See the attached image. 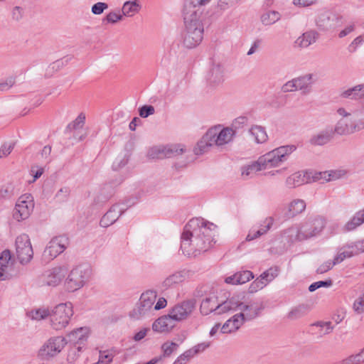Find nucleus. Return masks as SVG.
Instances as JSON below:
<instances>
[{
  "mask_svg": "<svg viewBox=\"0 0 364 364\" xmlns=\"http://www.w3.org/2000/svg\"><path fill=\"white\" fill-rule=\"evenodd\" d=\"M210 0H185L183 9L184 28L181 33V43L188 49L200 44L203 39L205 18V6Z\"/></svg>",
  "mask_w": 364,
  "mask_h": 364,
  "instance_id": "nucleus-1",
  "label": "nucleus"
},
{
  "mask_svg": "<svg viewBox=\"0 0 364 364\" xmlns=\"http://www.w3.org/2000/svg\"><path fill=\"white\" fill-rule=\"evenodd\" d=\"M205 224L198 218H193L185 225L181 236V250L184 255L195 257L207 252L215 242Z\"/></svg>",
  "mask_w": 364,
  "mask_h": 364,
  "instance_id": "nucleus-2",
  "label": "nucleus"
},
{
  "mask_svg": "<svg viewBox=\"0 0 364 364\" xmlns=\"http://www.w3.org/2000/svg\"><path fill=\"white\" fill-rule=\"evenodd\" d=\"M73 315V304L70 302L61 303L50 310V325L58 331L65 328Z\"/></svg>",
  "mask_w": 364,
  "mask_h": 364,
  "instance_id": "nucleus-3",
  "label": "nucleus"
},
{
  "mask_svg": "<svg viewBox=\"0 0 364 364\" xmlns=\"http://www.w3.org/2000/svg\"><path fill=\"white\" fill-rule=\"evenodd\" d=\"M264 308L263 303H260L259 306L254 308L252 312L236 314L221 326L222 333H231L237 331L246 321H250L257 318L262 310Z\"/></svg>",
  "mask_w": 364,
  "mask_h": 364,
  "instance_id": "nucleus-4",
  "label": "nucleus"
},
{
  "mask_svg": "<svg viewBox=\"0 0 364 364\" xmlns=\"http://www.w3.org/2000/svg\"><path fill=\"white\" fill-rule=\"evenodd\" d=\"M91 269L88 264H80L73 268L65 282V289L73 292L82 288L89 279Z\"/></svg>",
  "mask_w": 364,
  "mask_h": 364,
  "instance_id": "nucleus-5",
  "label": "nucleus"
},
{
  "mask_svg": "<svg viewBox=\"0 0 364 364\" xmlns=\"http://www.w3.org/2000/svg\"><path fill=\"white\" fill-rule=\"evenodd\" d=\"M323 218L316 216L309 219L296 230L295 240L303 241L318 235L326 226Z\"/></svg>",
  "mask_w": 364,
  "mask_h": 364,
  "instance_id": "nucleus-6",
  "label": "nucleus"
},
{
  "mask_svg": "<svg viewBox=\"0 0 364 364\" xmlns=\"http://www.w3.org/2000/svg\"><path fill=\"white\" fill-rule=\"evenodd\" d=\"M296 149L295 145L281 146L272 151L260 156L259 163L264 168L277 166L279 164L287 159V156Z\"/></svg>",
  "mask_w": 364,
  "mask_h": 364,
  "instance_id": "nucleus-7",
  "label": "nucleus"
},
{
  "mask_svg": "<svg viewBox=\"0 0 364 364\" xmlns=\"http://www.w3.org/2000/svg\"><path fill=\"white\" fill-rule=\"evenodd\" d=\"M66 344L67 341L64 337L50 338L39 349L38 356L42 360H49L58 354Z\"/></svg>",
  "mask_w": 364,
  "mask_h": 364,
  "instance_id": "nucleus-8",
  "label": "nucleus"
},
{
  "mask_svg": "<svg viewBox=\"0 0 364 364\" xmlns=\"http://www.w3.org/2000/svg\"><path fill=\"white\" fill-rule=\"evenodd\" d=\"M16 251L21 264H27L32 259L33 251L28 235L23 234L16 237Z\"/></svg>",
  "mask_w": 364,
  "mask_h": 364,
  "instance_id": "nucleus-9",
  "label": "nucleus"
},
{
  "mask_svg": "<svg viewBox=\"0 0 364 364\" xmlns=\"http://www.w3.org/2000/svg\"><path fill=\"white\" fill-rule=\"evenodd\" d=\"M34 208L33 196L24 194L17 200L13 210V217L18 221L23 220L29 217Z\"/></svg>",
  "mask_w": 364,
  "mask_h": 364,
  "instance_id": "nucleus-10",
  "label": "nucleus"
},
{
  "mask_svg": "<svg viewBox=\"0 0 364 364\" xmlns=\"http://www.w3.org/2000/svg\"><path fill=\"white\" fill-rule=\"evenodd\" d=\"M196 301L195 299L185 300L176 304L168 313V316L172 321H183L193 312L196 308Z\"/></svg>",
  "mask_w": 364,
  "mask_h": 364,
  "instance_id": "nucleus-11",
  "label": "nucleus"
},
{
  "mask_svg": "<svg viewBox=\"0 0 364 364\" xmlns=\"http://www.w3.org/2000/svg\"><path fill=\"white\" fill-rule=\"evenodd\" d=\"M89 330L87 327L78 328L67 335L66 341L73 346L72 350L81 352L85 347Z\"/></svg>",
  "mask_w": 364,
  "mask_h": 364,
  "instance_id": "nucleus-12",
  "label": "nucleus"
},
{
  "mask_svg": "<svg viewBox=\"0 0 364 364\" xmlns=\"http://www.w3.org/2000/svg\"><path fill=\"white\" fill-rule=\"evenodd\" d=\"M68 245V238L63 235L53 237L46 246L43 256L48 259H53L62 253Z\"/></svg>",
  "mask_w": 364,
  "mask_h": 364,
  "instance_id": "nucleus-13",
  "label": "nucleus"
},
{
  "mask_svg": "<svg viewBox=\"0 0 364 364\" xmlns=\"http://www.w3.org/2000/svg\"><path fill=\"white\" fill-rule=\"evenodd\" d=\"M208 131H212L210 136L212 141L214 145L220 146L228 144L232 140L233 135L235 134V132L232 128L225 127L220 129V127H212Z\"/></svg>",
  "mask_w": 364,
  "mask_h": 364,
  "instance_id": "nucleus-14",
  "label": "nucleus"
},
{
  "mask_svg": "<svg viewBox=\"0 0 364 364\" xmlns=\"http://www.w3.org/2000/svg\"><path fill=\"white\" fill-rule=\"evenodd\" d=\"M340 17L328 11L319 14L316 19L317 27L321 31L336 28L340 23Z\"/></svg>",
  "mask_w": 364,
  "mask_h": 364,
  "instance_id": "nucleus-15",
  "label": "nucleus"
},
{
  "mask_svg": "<svg viewBox=\"0 0 364 364\" xmlns=\"http://www.w3.org/2000/svg\"><path fill=\"white\" fill-rule=\"evenodd\" d=\"M156 298V292L153 290H148L144 292L139 299V303L136 309L134 310L136 314L141 316L145 315L152 308Z\"/></svg>",
  "mask_w": 364,
  "mask_h": 364,
  "instance_id": "nucleus-16",
  "label": "nucleus"
},
{
  "mask_svg": "<svg viewBox=\"0 0 364 364\" xmlns=\"http://www.w3.org/2000/svg\"><path fill=\"white\" fill-rule=\"evenodd\" d=\"M206 81L209 86L215 87L224 81V69L220 64H213L206 75Z\"/></svg>",
  "mask_w": 364,
  "mask_h": 364,
  "instance_id": "nucleus-17",
  "label": "nucleus"
},
{
  "mask_svg": "<svg viewBox=\"0 0 364 364\" xmlns=\"http://www.w3.org/2000/svg\"><path fill=\"white\" fill-rule=\"evenodd\" d=\"M240 295H235L231 298L227 299L225 301L220 303L217 305L218 309V314H222L228 312H233L240 309L242 305Z\"/></svg>",
  "mask_w": 364,
  "mask_h": 364,
  "instance_id": "nucleus-18",
  "label": "nucleus"
},
{
  "mask_svg": "<svg viewBox=\"0 0 364 364\" xmlns=\"http://www.w3.org/2000/svg\"><path fill=\"white\" fill-rule=\"evenodd\" d=\"M310 174H312V171L296 172L287 178L286 185L289 188H295L304 183H311Z\"/></svg>",
  "mask_w": 364,
  "mask_h": 364,
  "instance_id": "nucleus-19",
  "label": "nucleus"
},
{
  "mask_svg": "<svg viewBox=\"0 0 364 364\" xmlns=\"http://www.w3.org/2000/svg\"><path fill=\"white\" fill-rule=\"evenodd\" d=\"M65 269L61 267L53 268L46 272L44 283L48 286L56 287L65 277Z\"/></svg>",
  "mask_w": 364,
  "mask_h": 364,
  "instance_id": "nucleus-20",
  "label": "nucleus"
},
{
  "mask_svg": "<svg viewBox=\"0 0 364 364\" xmlns=\"http://www.w3.org/2000/svg\"><path fill=\"white\" fill-rule=\"evenodd\" d=\"M333 136L334 132L332 128L326 129L312 136L309 142L314 146H323L329 143L333 139Z\"/></svg>",
  "mask_w": 364,
  "mask_h": 364,
  "instance_id": "nucleus-21",
  "label": "nucleus"
},
{
  "mask_svg": "<svg viewBox=\"0 0 364 364\" xmlns=\"http://www.w3.org/2000/svg\"><path fill=\"white\" fill-rule=\"evenodd\" d=\"M218 304H220V303L218 301L217 296H212L206 297L203 299L200 304V313L203 315H208L211 312L214 311L218 314V309L217 308Z\"/></svg>",
  "mask_w": 364,
  "mask_h": 364,
  "instance_id": "nucleus-22",
  "label": "nucleus"
},
{
  "mask_svg": "<svg viewBox=\"0 0 364 364\" xmlns=\"http://www.w3.org/2000/svg\"><path fill=\"white\" fill-rule=\"evenodd\" d=\"M294 82H296L297 89L301 90L303 94H308L311 91L312 85L314 83L313 74L309 73L294 78Z\"/></svg>",
  "mask_w": 364,
  "mask_h": 364,
  "instance_id": "nucleus-23",
  "label": "nucleus"
},
{
  "mask_svg": "<svg viewBox=\"0 0 364 364\" xmlns=\"http://www.w3.org/2000/svg\"><path fill=\"white\" fill-rule=\"evenodd\" d=\"M211 134L212 131H207L202 139L197 143L196 146L193 149L196 155L203 154L208 151L210 147L214 146V143L210 136Z\"/></svg>",
  "mask_w": 364,
  "mask_h": 364,
  "instance_id": "nucleus-24",
  "label": "nucleus"
},
{
  "mask_svg": "<svg viewBox=\"0 0 364 364\" xmlns=\"http://www.w3.org/2000/svg\"><path fill=\"white\" fill-rule=\"evenodd\" d=\"M351 117L340 119L333 129L334 134L348 135L353 133Z\"/></svg>",
  "mask_w": 364,
  "mask_h": 364,
  "instance_id": "nucleus-25",
  "label": "nucleus"
},
{
  "mask_svg": "<svg viewBox=\"0 0 364 364\" xmlns=\"http://www.w3.org/2000/svg\"><path fill=\"white\" fill-rule=\"evenodd\" d=\"M171 318L167 315L159 317L152 324V329L156 332H164L170 331L173 324L171 323Z\"/></svg>",
  "mask_w": 364,
  "mask_h": 364,
  "instance_id": "nucleus-26",
  "label": "nucleus"
},
{
  "mask_svg": "<svg viewBox=\"0 0 364 364\" xmlns=\"http://www.w3.org/2000/svg\"><path fill=\"white\" fill-rule=\"evenodd\" d=\"M318 37V33L314 31H306L296 41V43L301 48H307L314 43Z\"/></svg>",
  "mask_w": 364,
  "mask_h": 364,
  "instance_id": "nucleus-27",
  "label": "nucleus"
},
{
  "mask_svg": "<svg viewBox=\"0 0 364 364\" xmlns=\"http://www.w3.org/2000/svg\"><path fill=\"white\" fill-rule=\"evenodd\" d=\"M306 208V203L301 199H296L290 203L287 213V218H293L295 215L302 213Z\"/></svg>",
  "mask_w": 364,
  "mask_h": 364,
  "instance_id": "nucleus-28",
  "label": "nucleus"
},
{
  "mask_svg": "<svg viewBox=\"0 0 364 364\" xmlns=\"http://www.w3.org/2000/svg\"><path fill=\"white\" fill-rule=\"evenodd\" d=\"M341 96L348 99H360L364 97V85H358L343 91Z\"/></svg>",
  "mask_w": 364,
  "mask_h": 364,
  "instance_id": "nucleus-29",
  "label": "nucleus"
},
{
  "mask_svg": "<svg viewBox=\"0 0 364 364\" xmlns=\"http://www.w3.org/2000/svg\"><path fill=\"white\" fill-rule=\"evenodd\" d=\"M310 306L308 304H300L293 308L288 314L287 317L290 320H296L308 314Z\"/></svg>",
  "mask_w": 364,
  "mask_h": 364,
  "instance_id": "nucleus-30",
  "label": "nucleus"
},
{
  "mask_svg": "<svg viewBox=\"0 0 364 364\" xmlns=\"http://www.w3.org/2000/svg\"><path fill=\"white\" fill-rule=\"evenodd\" d=\"M364 223V208L355 213V215L344 226V231L348 232L355 230L358 226Z\"/></svg>",
  "mask_w": 364,
  "mask_h": 364,
  "instance_id": "nucleus-31",
  "label": "nucleus"
},
{
  "mask_svg": "<svg viewBox=\"0 0 364 364\" xmlns=\"http://www.w3.org/2000/svg\"><path fill=\"white\" fill-rule=\"evenodd\" d=\"M71 58L65 56L63 58L58 59L52 63L46 69V76L50 77L55 72L60 70L62 68L65 66L70 60Z\"/></svg>",
  "mask_w": 364,
  "mask_h": 364,
  "instance_id": "nucleus-32",
  "label": "nucleus"
},
{
  "mask_svg": "<svg viewBox=\"0 0 364 364\" xmlns=\"http://www.w3.org/2000/svg\"><path fill=\"white\" fill-rule=\"evenodd\" d=\"M186 273L184 271H179L176 272L170 276H168L167 278L165 279V280L162 283V286L165 289H168L169 287H171L174 284H178L181 282H183L185 279Z\"/></svg>",
  "mask_w": 364,
  "mask_h": 364,
  "instance_id": "nucleus-33",
  "label": "nucleus"
},
{
  "mask_svg": "<svg viewBox=\"0 0 364 364\" xmlns=\"http://www.w3.org/2000/svg\"><path fill=\"white\" fill-rule=\"evenodd\" d=\"M250 132L255 136V141L257 144H262L267 140V134L264 127L255 125L251 127Z\"/></svg>",
  "mask_w": 364,
  "mask_h": 364,
  "instance_id": "nucleus-34",
  "label": "nucleus"
},
{
  "mask_svg": "<svg viewBox=\"0 0 364 364\" xmlns=\"http://www.w3.org/2000/svg\"><path fill=\"white\" fill-rule=\"evenodd\" d=\"M141 9V6L136 1H127L124 3L122 8L123 16H132Z\"/></svg>",
  "mask_w": 364,
  "mask_h": 364,
  "instance_id": "nucleus-35",
  "label": "nucleus"
},
{
  "mask_svg": "<svg viewBox=\"0 0 364 364\" xmlns=\"http://www.w3.org/2000/svg\"><path fill=\"white\" fill-rule=\"evenodd\" d=\"M281 18V14L276 11H269L261 16V21L265 26H270Z\"/></svg>",
  "mask_w": 364,
  "mask_h": 364,
  "instance_id": "nucleus-36",
  "label": "nucleus"
},
{
  "mask_svg": "<svg viewBox=\"0 0 364 364\" xmlns=\"http://www.w3.org/2000/svg\"><path fill=\"white\" fill-rule=\"evenodd\" d=\"M164 158H171L182 154L184 149L181 144H168L164 146Z\"/></svg>",
  "mask_w": 364,
  "mask_h": 364,
  "instance_id": "nucleus-37",
  "label": "nucleus"
},
{
  "mask_svg": "<svg viewBox=\"0 0 364 364\" xmlns=\"http://www.w3.org/2000/svg\"><path fill=\"white\" fill-rule=\"evenodd\" d=\"M323 175H328V178L326 179V182L338 178V174L337 173V171H331L330 172H312V174H310L311 183L322 180Z\"/></svg>",
  "mask_w": 364,
  "mask_h": 364,
  "instance_id": "nucleus-38",
  "label": "nucleus"
},
{
  "mask_svg": "<svg viewBox=\"0 0 364 364\" xmlns=\"http://www.w3.org/2000/svg\"><path fill=\"white\" fill-rule=\"evenodd\" d=\"M341 249L350 250L353 252L354 256L363 253L364 252V239L356 241L355 242H351L350 244H346V245L343 246Z\"/></svg>",
  "mask_w": 364,
  "mask_h": 364,
  "instance_id": "nucleus-39",
  "label": "nucleus"
},
{
  "mask_svg": "<svg viewBox=\"0 0 364 364\" xmlns=\"http://www.w3.org/2000/svg\"><path fill=\"white\" fill-rule=\"evenodd\" d=\"M178 348V345L175 342H165L161 345V350L163 354L161 355L162 358H168L170 357L171 355L177 350Z\"/></svg>",
  "mask_w": 364,
  "mask_h": 364,
  "instance_id": "nucleus-40",
  "label": "nucleus"
},
{
  "mask_svg": "<svg viewBox=\"0 0 364 364\" xmlns=\"http://www.w3.org/2000/svg\"><path fill=\"white\" fill-rule=\"evenodd\" d=\"M311 326L321 328L320 337H322L323 335L329 334L334 328L331 321H316L312 323Z\"/></svg>",
  "mask_w": 364,
  "mask_h": 364,
  "instance_id": "nucleus-41",
  "label": "nucleus"
},
{
  "mask_svg": "<svg viewBox=\"0 0 364 364\" xmlns=\"http://www.w3.org/2000/svg\"><path fill=\"white\" fill-rule=\"evenodd\" d=\"M279 272V268L277 266L272 267L264 271L261 275L264 282H267V284L272 282L275 277H277Z\"/></svg>",
  "mask_w": 364,
  "mask_h": 364,
  "instance_id": "nucleus-42",
  "label": "nucleus"
},
{
  "mask_svg": "<svg viewBox=\"0 0 364 364\" xmlns=\"http://www.w3.org/2000/svg\"><path fill=\"white\" fill-rule=\"evenodd\" d=\"M147 157L151 159H164V146H154L149 149Z\"/></svg>",
  "mask_w": 364,
  "mask_h": 364,
  "instance_id": "nucleus-43",
  "label": "nucleus"
},
{
  "mask_svg": "<svg viewBox=\"0 0 364 364\" xmlns=\"http://www.w3.org/2000/svg\"><path fill=\"white\" fill-rule=\"evenodd\" d=\"M263 166L262 164L259 163V159L257 162L253 163L252 164L248 165L247 166L243 167L242 171V175L248 176L252 173H255L258 171L262 170Z\"/></svg>",
  "mask_w": 364,
  "mask_h": 364,
  "instance_id": "nucleus-44",
  "label": "nucleus"
},
{
  "mask_svg": "<svg viewBox=\"0 0 364 364\" xmlns=\"http://www.w3.org/2000/svg\"><path fill=\"white\" fill-rule=\"evenodd\" d=\"M236 275L237 284H245L254 278L253 273L249 270L237 272Z\"/></svg>",
  "mask_w": 364,
  "mask_h": 364,
  "instance_id": "nucleus-45",
  "label": "nucleus"
},
{
  "mask_svg": "<svg viewBox=\"0 0 364 364\" xmlns=\"http://www.w3.org/2000/svg\"><path fill=\"white\" fill-rule=\"evenodd\" d=\"M332 285H333L332 279H328L324 281H318V282H315L312 283L311 284H310L309 286L308 289L310 292H313L319 288H321V287L328 288V287H331Z\"/></svg>",
  "mask_w": 364,
  "mask_h": 364,
  "instance_id": "nucleus-46",
  "label": "nucleus"
},
{
  "mask_svg": "<svg viewBox=\"0 0 364 364\" xmlns=\"http://www.w3.org/2000/svg\"><path fill=\"white\" fill-rule=\"evenodd\" d=\"M267 284V282H264V280L259 277L251 283L248 289L249 292L251 294L255 293L258 290L263 289Z\"/></svg>",
  "mask_w": 364,
  "mask_h": 364,
  "instance_id": "nucleus-47",
  "label": "nucleus"
},
{
  "mask_svg": "<svg viewBox=\"0 0 364 364\" xmlns=\"http://www.w3.org/2000/svg\"><path fill=\"white\" fill-rule=\"evenodd\" d=\"M123 18V15L115 11H111L107 14L105 17L102 19V23H116L117 21H121Z\"/></svg>",
  "mask_w": 364,
  "mask_h": 364,
  "instance_id": "nucleus-48",
  "label": "nucleus"
},
{
  "mask_svg": "<svg viewBox=\"0 0 364 364\" xmlns=\"http://www.w3.org/2000/svg\"><path fill=\"white\" fill-rule=\"evenodd\" d=\"M70 190L68 187L61 188L55 194V199L61 203L66 201L70 196Z\"/></svg>",
  "mask_w": 364,
  "mask_h": 364,
  "instance_id": "nucleus-49",
  "label": "nucleus"
},
{
  "mask_svg": "<svg viewBox=\"0 0 364 364\" xmlns=\"http://www.w3.org/2000/svg\"><path fill=\"white\" fill-rule=\"evenodd\" d=\"M50 310L49 309H38L32 311V318L35 320H41L50 317Z\"/></svg>",
  "mask_w": 364,
  "mask_h": 364,
  "instance_id": "nucleus-50",
  "label": "nucleus"
},
{
  "mask_svg": "<svg viewBox=\"0 0 364 364\" xmlns=\"http://www.w3.org/2000/svg\"><path fill=\"white\" fill-rule=\"evenodd\" d=\"M353 133L364 129V118L358 117V114L351 116Z\"/></svg>",
  "mask_w": 364,
  "mask_h": 364,
  "instance_id": "nucleus-51",
  "label": "nucleus"
},
{
  "mask_svg": "<svg viewBox=\"0 0 364 364\" xmlns=\"http://www.w3.org/2000/svg\"><path fill=\"white\" fill-rule=\"evenodd\" d=\"M341 250H343V251L337 254L333 259L334 264H336L341 263L346 258H350V257L354 256L353 252L350 250H348V249L346 250V249L341 248Z\"/></svg>",
  "mask_w": 364,
  "mask_h": 364,
  "instance_id": "nucleus-52",
  "label": "nucleus"
},
{
  "mask_svg": "<svg viewBox=\"0 0 364 364\" xmlns=\"http://www.w3.org/2000/svg\"><path fill=\"white\" fill-rule=\"evenodd\" d=\"M108 211H111L109 218L115 223L119 216L125 211V209L121 208L119 204H114L109 209Z\"/></svg>",
  "mask_w": 364,
  "mask_h": 364,
  "instance_id": "nucleus-53",
  "label": "nucleus"
},
{
  "mask_svg": "<svg viewBox=\"0 0 364 364\" xmlns=\"http://www.w3.org/2000/svg\"><path fill=\"white\" fill-rule=\"evenodd\" d=\"M129 161V156L127 155H124L123 156H118L116 158L112 164V168L114 171H117L119 168L124 167L127 164Z\"/></svg>",
  "mask_w": 364,
  "mask_h": 364,
  "instance_id": "nucleus-54",
  "label": "nucleus"
},
{
  "mask_svg": "<svg viewBox=\"0 0 364 364\" xmlns=\"http://www.w3.org/2000/svg\"><path fill=\"white\" fill-rule=\"evenodd\" d=\"M155 109L154 106L149 105H144L139 107V114L142 118H146L149 116L154 114Z\"/></svg>",
  "mask_w": 364,
  "mask_h": 364,
  "instance_id": "nucleus-55",
  "label": "nucleus"
},
{
  "mask_svg": "<svg viewBox=\"0 0 364 364\" xmlns=\"http://www.w3.org/2000/svg\"><path fill=\"white\" fill-rule=\"evenodd\" d=\"M108 9V4L105 2H97L92 6L91 11L95 15L102 14L105 10Z\"/></svg>",
  "mask_w": 364,
  "mask_h": 364,
  "instance_id": "nucleus-56",
  "label": "nucleus"
},
{
  "mask_svg": "<svg viewBox=\"0 0 364 364\" xmlns=\"http://www.w3.org/2000/svg\"><path fill=\"white\" fill-rule=\"evenodd\" d=\"M334 261L332 262L331 260L326 261L323 262L322 264H321L316 269L317 274H323L329 271L333 268V267L335 265Z\"/></svg>",
  "mask_w": 364,
  "mask_h": 364,
  "instance_id": "nucleus-57",
  "label": "nucleus"
},
{
  "mask_svg": "<svg viewBox=\"0 0 364 364\" xmlns=\"http://www.w3.org/2000/svg\"><path fill=\"white\" fill-rule=\"evenodd\" d=\"M11 259V252L9 250H4L0 255V267H5L9 265V262Z\"/></svg>",
  "mask_w": 364,
  "mask_h": 364,
  "instance_id": "nucleus-58",
  "label": "nucleus"
},
{
  "mask_svg": "<svg viewBox=\"0 0 364 364\" xmlns=\"http://www.w3.org/2000/svg\"><path fill=\"white\" fill-rule=\"evenodd\" d=\"M353 309L357 314L364 312V295L360 296L354 301Z\"/></svg>",
  "mask_w": 364,
  "mask_h": 364,
  "instance_id": "nucleus-59",
  "label": "nucleus"
},
{
  "mask_svg": "<svg viewBox=\"0 0 364 364\" xmlns=\"http://www.w3.org/2000/svg\"><path fill=\"white\" fill-rule=\"evenodd\" d=\"M16 82L14 77H9L5 82H0V91H6L11 88Z\"/></svg>",
  "mask_w": 364,
  "mask_h": 364,
  "instance_id": "nucleus-60",
  "label": "nucleus"
},
{
  "mask_svg": "<svg viewBox=\"0 0 364 364\" xmlns=\"http://www.w3.org/2000/svg\"><path fill=\"white\" fill-rule=\"evenodd\" d=\"M239 0H219L218 3V6L221 10H226L229 7H231L236 4Z\"/></svg>",
  "mask_w": 364,
  "mask_h": 364,
  "instance_id": "nucleus-61",
  "label": "nucleus"
},
{
  "mask_svg": "<svg viewBox=\"0 0 364 364\" xmlns=\"http://www.w3.org/2000/svg\"><path fill=\"white\" fill-rule=\"evenodd\" d=\"M14 147V144H3L0 149V158L6 157L11 152Z\"/></svg>",
  "mask_w": 364,
  "mask_h": 364,
  "instance_id": "nucleus-62",
  "label": "nucleus"
},
{
  "mask_svg": "<svg viewBox=\"0 0 364 364\" xmlns=\"http://www.w3.org/2000/svg\"><path fill=\"white\" fill-rule=\"evenodd\" d=\"M111 211H107L101 218L100 221V225L101 227L107 228L114 223L113 220H111L109 218V215Z\"/></svg>",
  "mask_w": 364,
  "mask_h": 364,
  "instance_id": "nucleus-63",
  "label": "nucleus"
},
{
  "mask_svg": "<svg viewBox=\"0 0 364 364\" xmlns=\"http://www.w3.org/2000/svg\"><path fill=\"white\" fill-rule=\"evenodd\" d=\"M364 41V35H360L356 37L353 42L348 46V50L350 52H354L356 50V48L360 45Z\"/></svg>",
  "mask_w": 364,
  "mask_h": 364,
  "instance_id": "nucleus-64",
  "label": "nucleus"
}]
</instances>
